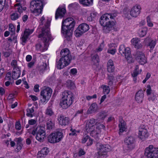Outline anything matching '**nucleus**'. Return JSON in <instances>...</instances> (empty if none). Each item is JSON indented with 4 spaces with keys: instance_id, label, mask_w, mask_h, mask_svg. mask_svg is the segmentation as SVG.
<instances>
[{
    "instance_id": "1",
    "label": "nucleus",
    "mask_w": 158,
    "mask_h": 158,
    "mask_svg": "<svg viewBox=\"0 0 158 158\" xmlns=\"http://www.w3.org/2000/svg\"><path fill=\"white\" fill-rule=\"evenodd\" d=\"M52 18L48 17L45 22L44 16H42L39 20L40 23L37 31L39 32L38 43L36 45L37 50L43 52L47 50L49 45L48 42L52 39L50 34V26Z\"/></svg>"
},
{
    "instance_id": "2",
    "label": "nucleus",
    "mask_w": 158,
    "mask_h": 158,
    "mask_svg": "<svg viewBox=\"0 0 158 158\" xmlns=\"http://www.w3.org/2000/svg\"><path fill=\"white\" fill-rule=\"evenodd\" d=\"M93 118L86 121L85 123L86 131L89 133L91 136L96 139L101 136L105 130V126L103 122H96Z\"/></svg>"
},
{
    "instance_id": "3",
    "label": "nucleus",
    "mask_w": 158,
    "mask_h": 158,
    "mask_svg": "<svg viewBox=\"0 0 158 158\" xmlns=\"http://www.w3.org/2000/svg\"><path fill=\"white\" fill-rule=\"evenodd\" d=\"M117 15V13L105 14L101 16L100 23L104 27L105 32L108 33L112 31H115V21L113 20Z\"/></svg>"
},
{
    "instance_id": "4",
    "label": "nucleus",
    "mask_w": 158,
    "mask_h": 158,
    "mask_svg": "<svg viewBox=\"0 0 158 158\" xmlns=\"http://www.w3.org/2000/svg\"><path fill=\"white\" fill-rule=\"evenodd\" d=\"M75 22L72 18H68L63 20L62 23L61 33L63 37L69 41L72 38L73 30L75 26Z\"/></svg>"
},
{
    "instance_id": "5",
    "label": "nucleus",
    "mask_w": 158,
    "mask_h": 158,
    "mask_svg": "<svg viewBox=\"0 0 158 158\" xmlns=\"http://www.w3.org/2000/svg\"><path fill=\"white\" fill-rule=\"evenodd\" d=\"M60 54L62 57L56 63V67L59 69H63L64 67L68 65L71 59L69 50L67 48L62 50Z\"/></svg>"
},
{
    "instance_id": "6",
    "label": "nucleus",
    "mask_w": 158,
    "mask_h": 158,
    "mask_svg": "<svg viewBox=\"0 0 158 158\" xmlns=\"http://www.w3.org/2000/svg\"><path fill=\"white\" fill-rule=\"evenodd\" d=\"M60 105L64 109L69 107L73 103V97L72 93L68 91H64L62 93Z\"/></svg>"
},
{
    "instance_id": "7",
    "label": "nucleus",
    "mask_w": 158,
    "mask_h": 158,
    "mask_svg": "<svg viewBox=\"0 0 158 158\" xmlns=\"http://www.w3.org/2000/svg\"><path fill=\"white\" fill-rule=\"evenodd\" d=\"M43 8V2L41 0H33L30 2V10L35 16L42 13Z\"/></svg>"
},
{
    "instance_id": "8",
    "label": "nucleus",
    "mask_w": 158,
    "mask_h": 158,
    "mask_svg": "<svg viewBox=\"0 0 158 158\" xmlns=\"http://www.w3.org/2000/svg\"><path fill=\"white\" fill-rule=\"evenodd\" d=\"M148 127L146 123L141 124L138 128V137L142 141L146 140L149 136Z\"/></svg>"
},
{
    "instance_id": "9",
    "label": "nucleus",
    "mask_w": 158,
    "mask_h": 158,
    "mask_svg": "<svg viewBox=\"0 0 158 158\" xmlns=\"http://www.w3.org/2000/svg\"><path fill=\"white\" fill-rule=\"evenodd\" d=\"M119 52L122 55H124L127 62L129 63H132L134 60L131 55L130 48L124 45H121L119 48Z\"/></svg>"
},
{
    "instance_id": "10",
    "label": "nucleus",
    "mask_w": 158,
    "mask_h": 158,
    "mask_svg": "<svg viewBox=\"0 0 158 158\" xmlns=\"http://www.w3.org/2000/svg\"><path fill=\"white\" fill-rule=\"evenodd\" d=\"M31 134L35 135L36 134V139L40 142H43L46 137L45 128L44 127L38 126L36 128H34Z\"/></svg>"
},
{
    "instance_id": "11",
    "label": "nucleus",
    "mask_w": 158,
    "mask_h": 158,
    "mask_svg": "<svg viewBox=\"0 0 158 158\" xmlns=\"http://www.w3.org/2000/svg\"><path fill=\"white\" fill-rule=\"evenodd\" d=\"M62 132L56 131L49 134L48 137V141L51 143H56L60 141L63 137Z\"/></svg>"
},
{
    "instance_id": "12",
    "label": "nucleus",
    "mask_w": 158,
    "mask_h": 158,
    "mask_svg": "<svg viewBox=\"0 0 158 158\" xmlns=\"http://www.w3.org/2000/svg\"><path fill=\"white\" fill-rule=\"evenodd\" d=\"M145 155L147 158H158V148L149 145L145 148Z\"/></svg>"
},
{
    "instance_id": "13",
    "label": "nucleus",
    "mask_w": 158,
    "mask_h": 158,
    "mask_svg": "<svg viewBox=\"0 0 158 158\" xmlns=\"http://www.w3.org/2000/svg\"><path fill=\"white\" fill-rule=\"evenodd\" d=\"M52 92V89L50 88L47 87L42 90L40 95L41 98L40 101L43 104L46 103L49 100Z\"/></svg>"
},
{
    "instance_id": "14",
    "label": "nucleus",
    "mask_w": 158,
    "mask_h": 158,
    "mask_svg": "<svg viewBox=\"0 0 158 158\" xmlns=\"http://www.w3.org/2000/svg\"><path fill=\"white\" fill-rule=\"evenodd\" d=\"M89 29V25L85 23L79 25L74 31V35L76 37H79L87 31Z\"/></svg>"
},
{
    "instance_id": "15",
    "label": "nucleus",
    "mask_w": 158,
    "mask_h": 158,
    "mask_svg": "<svg viewBox=\"0 0 158 158\" xmlns=\"http://www.w3.org/2000/svg\"><path fill=\"white\" fill-rule=\"evenodd\" d=\"M96 146L97 148L99 150L98 155L100 156H103V157L101 158H104L105 157L106 154V153L110 151L111 149L110 147L108 144L104 146L100 143H98L97 144Z\"/></svg>"
},
{
    "instance_id": "16",
    "label": "nucleus",
    "mask_w": 158,
    "mask_h": 158,
    "mask_svg": "<svg viewBox=\"0 0 158 158\" xmlns=\"http://www.w3.org/2000/svg\"><path fill=\"white\" fill-rule=\"evenodd\" d=\"M66 12L65 6L63 5L60 6L56 10L55 14V19H57L59 18H62Z\"/></svg>"
},
{
    "instance_id": "17",
    "label": "nucleus",
    "mask_w": 158,
    "mask_h": 158,
    "mask_svg": "<svg viewBox=\"0 0 158 158\" xmlns=\"http://www.w3.org/2000/svg\"><path fill=\"white\" fill-rule=\"evenodd\" d=\"M135 58L139 63L141 65H143L147 62V58L144 54L142 52H137Z\"/></svg>"
},
{
    "instance_id": "18",
    "label": "nucleus",
    "mask_w": 158,
    "mask_h": 158,
    "mask_svg": "<svg viewBox=\"0 0 158 158\" xmlns=\"http://www.w3.org/2000/svg\"><path fill=\"white\" fill-rule=\"evenodd\" d=\"M141 7L140 5H136L131 8L130 11L131 15L134 17H137L140 14Z\"/></svg>"
},
{
    "instance_id": "19",
    "label": "nucleus",
    "mask_w": 158,
    "mask_h": 158,
    "mask_svg": "<svg viewBox=\"0 0 158 158\" xmlns=\"http://www.w3.org/2000/svg\"><path fill=\"white\" fill-rule=\"evenodd\" d=\"M9 30L12 32L13 35H11V36L7 38L8 40L10 41H13L15 43H16L17 41V37L15 35V28L13 24H9Z\"/></svg>"
},
{
    "instance_id": "20",
    "label": "nucleus",
    "mask_w": 158,
    "mask_h": 158,
    "mask_svg": "<svg viewBox=\"0 0 158 158\" xmlns=\"http://www.w3.org/2000/svg\"><path fill=\"white\" fill-rule=\"evenodd\" d=\"M144 43L147 47H149L150 52L153 49L156 44L155 41L149 38H146L144 40Z\"/></svg>"
},
{
    "instance_id": "21",
    "label": "nucleus",
    "mask_w": 158,
    "mask_h": 158,
    "mask_svg": "<svg viewBox=\"0 0 158 158\" xmlns=\"http://www.w3.org/2000/svg\"><path fill=\"white\" fill-rule=\"evenodd\" d=\"M144 94L142 90L138 91L136 94L135 100L138 103H141L143 100Z\"/></svg>"
},
{
    "instance_id": "22",
    "label": "nucleus",
    "mask_w": 158,
    "mask_h": 158,
    "mask_svg": "<svg viewBox=\"0 0 158 158\" xmlns=\"http://www.w3.org/2000/svg\"><path fill=\"white\" fill-rule=\"evenodd\" d=\"M119 134L122 135L123 132L127 131V127L125 122L123 120L120 121L119 124Z\"/></svg>"
},
{
    "instance_id": "23",
    "label": "nucleus",
    "mask_w": 158,
    "mask_h": 158,
    "mask_svg": "<svg viewBox=\"0 0 158 158\" xmlns=\"http://www.w3.org/2000/svg\"><path fill=\"white\" fill-rule=\"evenodd\" d=\"M131 44L136 48L139 49L142 47V45L140 43V39L138 38H135L131 40Z\"/></svg>"
},
{
    "instance_id": "24",
    "label": "nucleus",
    "mask_w": 158,
    "mask_h": 158,
    "mask_svg": "<svg viewBox=\"0 0 158 158\" xmlns=\"http://www.w3.org/2000/svg\"><path fill=\"white\" fill-rule=\"evenodd\" d=\"M21 74L20 68H15L13 69L12 74V77L14 79H17L19 78Z\"/></svg>"
},
{
    "instance_id": "25",
    "label": "nucleus",
    "mask_w": 158,
    "mask_h": 158,
    "mask_svg": "<svg viewBox=\"0 0 158 158\" xmlns=\"http://www.w3.org/2000/svg\"><path fill=\"white\" fill-rule=\"evenodd\" d=\"M58 121L59 124L62 126H65L68 124L69 119L67 117L60 115L58 118Z\"/></svg>"
},
{
    "instance_id": "26",
    "label": "nucleus",
    "mask_w": 158,
    "mask_h": 158,
    "mask_svg": "<svg viewBox=\"0 0 158 158\" xmlns=\"http://www.w3.org/2000/svg\"><path fill=\"white\" fill-rule=\"evenodd\" d=\"M98 110V106L95 103H93L87 111V114H91L96 112Z\"/></svg>"
},
{
    "instance_id": "27",
    "label": "nucleus",
    "mask_w": 158,
    "mask_h": 158,
    "mask_svg": "<svg viewBox=\"0 0 158 158\" xmlns=\"http://www.w3.org/2000/svg\"><path fill=\"white\" fill-rule=\"evenodd\" d=\"M135 142L134 138L132 136L127 137L125 139L124 142L127 145L131 147V148L133 149L134 147L133 143Z\"/></svg>"
},
{
    "instance_id": "28",
    "label": "nucleus",
    "mask_w": 158,
    "mask_h": 158,
    "mask_svg": "<svg viewBox=\"0 0 158 158\" xmlns=\"http://www.w3.org/2000/svg\"><path fill=\"white\" fill-rule=\"evenodd\" d=\"M96 14V13L94 11H88L86 13L85 17L87 18L88 20L90 21L95 17Z\"/></svg>"
},
{
    "instance_id": "29",
    "label": "nucleus",
    "mask_w": 158,
    "mask_h": 158,
    "mask_svg": "<svg viewBox=\"0 0 158 158\" xmlns=\"http://www.w3.org/2000/svg\"><path fill=\"white\" fill-rule=\"evenodd\" d=\"M30 35V29H26L23 34L21 36V39L23 43H25L28 38Z\"/></svg>"
},
{
    "instance_id": "30",
    "label": "nucleus",
    "mask_w": 158,
    "mask_h": 158,
    "mask_svg": "<svg viewBox=\"0 0 158 158\" xmlns=\"http://www.w3.org/2000/svg\"><path fill=\"white\" fill-rule=\"evenodd\" d=\"M107 68L108 71L109 73H112L114 70V66L113 61L111 59L109 60L107 63Z\"/></svg>"
},
{
    "instance_id": "31",
    "label": "nucleus",
    "mask_w": 158,
    "mask_h": 158,
    "mask_svg": "<svg viewBox=\"0 0 158 158\" xmlns=\"http://www.w3.org/2000/svg\"><path fill=\"white\" fill-rule=\"evenodd\" d=\"M79 3L84 6H89L93 5V0H79Z\"/></svg>"
},
{
    "instance_id": "32",
    "label": "nucleus",
    "mask_w": 158,
    "mask_h": 158,
    "mask_svg": "<svg viewBox=\"0 0 158 158\" xmlns=\"http://www.w3.org/2000/svg\"><path fill=\"white\" fill-rule=\"evenodd\" d=\"M47 68V64L43 62L40 64L38 67V70L40 73H43Z\"/></svg>"
},
{
    "instance_id": "33",
    "label": "nucleus",
    "mask_w": 158,
    "mask_h": 158,
    "mask_svg": "<svg viewBox=\"0 0 158 158\" xmlns=\"http://www.w3.org/2000/svg\"><path fill=\"white\" fill-rule=\"evenodd\" d=\"M138 65H135V69L131 73L132 77H137L139 74H140L141 73L142 70L140 69L138 70Z\"/></svg>"
},
{
    "instance_id": "34",
    "label": "nucleus",
    "mask_w": 158,
    "mask_h": 158,
    "mask_svg": "<svg viewBox=\"0 0 158 158\" xmlns=\"http://www.w3.org/2000/svg\"><path fill=\"white\" fill-rule=\"evenodd\" d=\"M148 28L146 27H143L140 29L139 31L138 34L140 37H143L145 36L147 32Z\"/></svg>"
},
{
    "instance_id": "35",
    "label": "nucleus",
    "mask_w": 158,
    "mask_h": 158,
    "mask_svg": "<svg viewBox=\"0 0 158 158\" xmlns=\"http://www.w3.org/2000/svg\"><path fill=\"white\" fill-rule=\"evenodd\" d=\"M16 140L17 141V144L15 151L18 152L20 151L22 148V144L21 143L22 141V139L21 138H19L16 139Z\"/></svg>"
},
{
    "instance_id": "36",
    "label": "nucleus",
    "mask_w": 158,
    "mask_h": 158,
    "mask_svg": "<svg viewBox=\"0 0 158 158\" xmlns=\"http://www.w3.org/2000/svg\"><path fill=\"white\" fill-rule=\"evenodd\" d=\"M64 85L68 88L70 89H73L75 87L74 83L70 80H67L66 81L65 83L64 84Z\"/></svg>"
},
{
    "instance_id": "37",
    "label": "nucleus",
    "mask_w": 158,
    "mask_h": 158,
    "mask_svg": "<svg viewBox=\"0 0 158 158\" xmlns=\"http://www.w3.org/2000/svg\"><path fill=\"white\" fill-rule=\"evenodd\" d=\"M79 6V5L77 2H74L69 4L68 8L70 10H72L78 8Z\"/></svg>"
},
{
    "instance_id": "38",
    "label": "nucleus",
    "mask_w": 158,
    "mask_h": 158,
    "mask_svg": "<svg viewBox=\"0 0 158 158\" xmlns=\"http://www.w3.org/2000/svg\"><path fill=\"white\" fill-rule=\"evenodd\" d=\"M92 60L94 62V64H96L99 62V57L97 54L91 55Z\"/></svg>"
},
{
    "instance_id": "39",
    "label": "nucleus",
    "mask_w": 158,
    "mask_h": 158,
    "mask_svg": "<svg viewBox=\"0 0 158 158\" xmlns=\"http://www.w3.org/2000/svg\"><path fill=\"white\" fill-rule=\"evenodd\" d=\"M47 127L48 129H52L54 127L55 123L52 122L51 120H48L47 121Z\"/></svg>"
},
{
    "instance_id": "40",
    "label": "nucleus",
    "mask_w": 158,
    "mask_h": 158,
    "mask_svg": "<svg viewBox=\"0 0 158 158\" xmlns=\"http://www.w3.org/2000/svg\"><path fill=\"white\" fill-rule=\"evenodd\" d=\"M101 88L103 89V93L105 94H108L109 93L110 90L108 86L102 85L101 86Z\"/></svg>"
},
{
    "instance_id": "41",
    "label": "nucleus",
    "mask_w": 158,
    "mask_h": 158,
    "mask_svg": "<svg viewBox=\"0 0 158 158\" xmlns=\"http://www.w3.org/2000/svg\"><path fill=\"white\" fill-rule=\"evenodd\" d=\"M45 114L46 115L50 116L54 114V113L52 108L50 107H48L46 110Z\"/></svg>"
},
{
    "instance_id": "42",
    "label": "nucleus",
    "mask_w": 158,
    "mask_h": 158,
    "mask_svg": "<svg viewBox=\"0 0 158 158\" xmlns=\"http://www.w3.org/2000/svg\"><path fill=\"white\" fill-rule=\"evenodd\" d=\"M147 25L148 27H152L153 26V23L151 21V16H148L146 18Z\"/></svg>"
},
{
    "instance_id": "43",
    "label": "nucleus",
    "mask_w": 158,
    "mask_h": 158,
    "mask_svg": "<svg viewBox=\"0 0 158 158\" xmlns=\"http://www.w3.org/2000/svg\"><path fill=\"white\" fill-rule=\"evenodd\" d=\"M71 132L69 133V135L76 136L80 132L79 130H76L74 129L71 128L70 130Z\"/></svg>"
},
{
    "instance_id": "44",
    "label": "nucleus",
    "mask_w": 158,
    "mask_h": 158,
    "mask_svg": "<svg viewBox=\"0 0 158 158\" xmlns=\"http://www.w3.org/2000/svg\"><path fill=\"white\" fill-rule=\"evenodd\" d=\"M69 73L71 76L74 77L77 75V70L76 68H73L71 69Z\"/></svg>"
},
{
    "instance_id": "45",
    "label": "nucleus",
    "mask_w": 158,
    "mask_h": 158,
    "mask_svg": "<svg viewBox=\"0 0 158 158\" xmlns=\"http://www.w3.org/2000/svg\"><path fill=\"white\" fill-rule=\"evenodd\" d=\"M40 151L45 156H46L49 152L48 148L46 147L43 148Z\"/></svg>"
},
{
    "instance_id": "46",
    "label": "nucleus",
    "mask_w": 158,
    "mask_h": 158,
    "mask_svg": "<svg viewBox=\"0 0 158 158\" xmlns=\"http://www.w3.org/2000/svg\"><path fill=\"white\" fill-rule=\"evenodd\" d=\"M11 19L13 20L17 19L19 17V15L17 13H13L11 15Z\"/></svg>"
},
{
    "instance_id": "47",
    "label": "nucleus",
    "mask_w": 158,
    "mask_h": 158,
    "mask_svg": "<svg viewBox=\"0 0 158 158\" xmlns=\"http://www.w3.org/2000/svg\"><path fill=\"white\" fill-rule=\"evenodd\" d=\"M104 47V43H102L97 48L96 50V52H99L101 51Z\"/></svg>"
},
{
    "instance_id": "48",
    "label": "nucleus",
    "mask_w": 158,
    "mask_h": 158,
    "mask_svg": "<svg viewBox=\"0 0 158 158\" xmlns=\"http://www.w3.org/2000/svg\"><path fill=\"white\" fill-rule=\"evenodd\" d=\"M116 52V50L115 48H109L107 51V52L111 55H114Z\"/></svg>"
},
{
    "instance_id": "49",
    "label": "nucleus",
    "mask_w": 158,
    "mask_h": 158,
    "mask_svg": "<svg viewBox=\"0 0 158 158\" xmlns=\"http://www.w3.org/2000/svg\"><path fill=\"white\" fill-rule=\"evenodd\" d=\"M152 92V90L151 86L148 85L147 87L146 93L148 95H150Z\"/></svg>"
},
{
    "instance_id": "50",
    "label": "nucleus",
    "mask_w": 158,
    "mask_h": 158,
    "mask_svg": "<svg viewBox=\"0 0 158 158\" xmlns=\"http://www.w3.org/2000/svg\"><path fill=\"white\" fill-rule=\"evenodd\" d=\"M6 0H0V12L3 9Z\"/></svg>"
},
{
    "instance_id": "51",
    "label": "nucleus",
    "mask_w": 158,
    "mask_h": 158,
    "mask_svg": "<svg viewBox=\"0 0 158 158\" xmlns=\"http://www.w3.org/2000/svg\"><path fill=\"white\" fill-rule=\"evenodd\" d=\"M97 95L96 94H94L92 96L89 95L87 96L86 97V99L87 100L89 101L92 99L96 98H97Z\"/></svg>"
},
{
    "instance_id": "52",
    "label": "nucleus",
    "mask_w": 158,
    "mask_h": 158,
    "mask_svg": "<svg viewBox=\"0 0 158 158\" xmlns=\"http://www.w3.org/2000/svg\"><path fill=\"white\" fill-rule=\"evenodd\" d=\"M15 7L17 6V9H18V11L19 13H21L22 11V8L21 6L20 3H17L15 5Z\"/></svg>"
},
{
    "instance_id": "53",
    "label": "nucleus",
    "mask_w": 158,
    "mask_h": 158,
    "mask_svg": "<svg viewBox=\"0 0 158 158\" xmlns=\"http://www.w3.org/2000/svg\"><path fill=\"white\" fill-rule=\"evenodd\" d=\"M45 157L44 155L40 151L38 152L37 155L38 158H45Z\"/></svg>"
},
{
    "instance_id": "54",
    "label": "nucleus",
    "mask_w": 158,
    "mask_h": 158,
    "mask_svg": "<svg viewBox=\"0 0 158 158\" xmlns=\"http://www.w3.org/2000/svg\"><path fill=\"white\" fill-rule=\"evenodd\" d=\"M11 65L14 68H19L17 66V61L15 60H13L11 62Z\"/></svg>"
},
{
    "instance_id": "55",
    "label": "nucleus",
    "mask_w": 158,
    "mask_h": 158,
    "mask_svg": "<svg viewBox=\"0 0 158 158\" xmlns=\"http://www.w3.org/2000/svg\"><path fill=\"white\" fill-rule=\"evenodd\" d=\"M15 127L16 129L18 130H19L21 129V126L19 122H16L15 125Z\"/></svg>"
},
{
    "instance_id": "56",
    "label": "nucleus",
    "mask_w": 158,
    "mask_h": 158,
    "mask_svg": "<svg viewBox=\"0 0 158 158\" xmlns=\"http://www.w3.org/2000/svg\"><path fill=\"white\" fill-rule=\"evenodd\" d=\"M89 139V136L88 135H85L83 136V138L82 140V143H85L87 141H88Z\"/></svg>"
},
{
    "instance_id": "57",
    "label": "nucleus",
    "mask_w": 158,
    "mask_h": 158,
    "mask_svg": "<svg viewBox=\"0 0 158 158\" xmlns=\"http://www.w3.org/2000/svg\"><path fill=\"white\" fill-rule=\"evenodd\" d=\"M85 154V152L82 149H80L78 155L79 156H80L82 155H83Z\"/></svg>"
},
{
    "instance_id": "58",
    "label": "nucleus",
    "mask_w": 158,
    "mask_h": 158,
    "mask_svg": "<svg viewBox=\"0 0 158 158\" xmlns=\"http://www.w3.org/2000/svg\"><path fill=\"white\" fill-rule=\"evenodd\" d=\"M108 79L109 80V82L108 83V84L110 85H112V83H113V80L114 79L113 77H112V76H111V77L109 76L108 77Z\"/></svg>"
},
{
    "instance_id": "59",
    "label": "nucleus",
    "mask_w": 158,
    "mask_h": 158,
    "mask_svg": "<svg viewBox=\"0 0 158 158\" xmlns=\"http://www.w3.org/2000/svg\"><path fill=\"white\" fill-rule=\"evenodd\" d=\"M25 79H23V84L24 85V87L26 88V89H28L29 88L28 85L27 83V82L25 81Z\"/></svg>"
},
{
    "instance_id": "60",
    "label": "nucleus",
    "mask_w": 158,
    "mask_h": 158,
    "mask_svg": "<svg viewBox=\"0 0 158 158\" xmlns=\"http://www.w3.org/2000/svg\"><path fill=\"white\" fill-rule=\"evenodd\" d=\"M11 79V73L10 72L8 73L6 76L5 79L6 80H10Z\"/></svg>"
},
{
    "instance_id": "61",
    "label": "nucleus",
    "mask_w": 158,
    "mask_h": 158,
    "mask_svg": "<svg viewBox=\"0 0 158 158\" xmlns=\"http://www.w3.org/2000/svg\"><path fill=\"white\" fill-rule=\"evenodd\" d=\"M93 143V140L89 137L87 144L88 146H90L92 145Z\"/></svg>"
},
{
    "instance_id": "62",
    "label": "nucleus",
    "mask_w": 158,
    "mask_h": 158,
    "mask_svg": "<svg viewBox=\"0 0 158 158\" xmlns=\"http://www.w3.org/2000/svg\"><path fill=\"white\" fill-rule=\"evenodd\" d=\"M39 86L38 85H35L34 88V90L35 92H37L39 91Z\"/></svg>"
},
{
    "instance_id": "63",
    "label": "nucleus",
    "mask_w": 158,
    "mask_h": 158,
    "mask_svg": "<svg viewBox=\"0 0 158 158\" xmlns=\"http://www.w3.org/2000/svg\"><path fill=\"white\" fill-rule=\"evenodd\" d=\"M5 93V89L2 87H0V94L1 95H2L4 94Z\"/></svg>"
},
{
    "instance_id": "64",
    "label": "nucleus",
    "mask_w": 158,
    "mask_h": 158,
    "mask_svg": "<svg viewBox=\"0 0 158 158\" xmlns=\"http://www.w3.org/2000/svg\"><path fill=\"white\" fill-rule=\"evenodd\" d=\"M30 98L33 101H35L38 99L37 97L34 95H30Z\"/></svg>"
}]
</instances>
